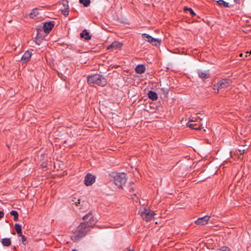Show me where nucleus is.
Returning <instances> with one entry per match:
<instances>
[{"mask_svg": "<svg viewBox=\"0 0 251 251\" xmlns=\"http://www.w3.org/2000/svg\"><path fill=\"white\" fill-rule=\"evenodd\" d=\"M91 221H85L82 222L77 227L75 232V240L82 238L86 235L88 231L93 227Z\"/></svg>", "mask_w": 251, "mask_h": 251, "instance_id": "1", "label": "nucleus"}, {"mask_svg": "<svg viewBox=\"0 0 251 251\" xmlns=\"http://www.w3.org/2000/svg\"><path fill=\"white\" fill-rule=\"evenodd\" d=\"M89 84H96L99 86L104 87L107 84V80L103 76L99 74H95L87 77Z\"/></svg>", "mask_w": 251, "mask_h": 251, "instance_id": "2", "label": "nucleus"}, {"mask_svg": "<svg viewBox=\"0 0 251 251\" xmlns=\"http://www.w3.org/2000/svg\"><path fill=\"white\" fill-rule=\"evenodd\" d=\"M139 213L143 220H151L155 215L154 211L144 206L140 208Z\"/></svg>", "mask_w": 251, "mask_h": 251, "instance_id": "3", "label": "nucleus"}, {"mask_svg": "<svg viewBox=\"0 0 251 251\" xmlns=\"http://www.w3.org/2000/svg\"><path fill=\"white\" fill-rule=\"evenodd\" d=\"M139 213L143 220H151L155 215L154 211L144 206L140 208Z\"/></svg>", "mask_w": 251, "mask_h": 251, "instance_id": "4", "label": "nucleus"}, {"mask_svg": "<svg viewBox=\"0 0 251 251\" xmlns=\"http://www.w3.org/2000/svg\"><path fill=\"white\" fill-rule=\"evenodd\" d=\"M114 183L118 188H122L126 182V175L125 173H117L114 176Z\"/></svg>", "mask_w": 251, "mask_h": 251, "instance_id": "5", "label": "nucleus"}, {"mask_svg": "<svg viewBox=\"0 0 251 251\" xmlns=\"http://www.w3.org/2000/svg\"><path fill=\"white\" fill-rule=\"evenodd\" d=\"M232 81L230 79H223L219 81L216 85L214 86V89H217L218 92L219 90L226 88L231 85Z\"/></svg>", "mask_w": 251, "mask_h": 251, "instance_id": "6", "label": "nucleus"}, {"mask_svg": "<svg viewBox=\"0 0 251 251\" xmlns=\"http://www.w3.org/2000/svg\"><path fill=\"white\" fill-rule=\"evenodd\" d=\"M96 180V176L90 173H88L85 176L84 182L86 186L92 185Z\"/></svg>", "mask_w": 251, "mask_h": 251, "instance_id": "7", "label": "nucleus"}, {"mask_svg": "<svg viewBox=\"0 0 251 251\" xmlns=\"http://www.w3.org/2000/svg\"><path fill=\"white\" fill-rule=\"evenodd\" d=\"M54 21H51L49 22H45L44 24L42 29L43 30L44 32L47 35L48 34H49L50 32V31L52 30L54 25Z\"/></svg>", "mask_w": 251, "mask_h": 251, "instance_id": "8", "label": "nucleus"}, {"mask_svg": "<svg viewBox=\"0 0 251 251\" xmlns=\"http://www.w3.org/2000/svg\"><path fill=\"white\" fill-rule=\"evenodd\" d=\"M193 117L191 120L187 124V126L189 127L191 129H195L196 130H200L201 129V125L195 123V121L193 120Z\"/></svg>", "mask_w": 251, "mask_h": 251, "instance_id": "9", "label": "nucleus"}, {"mask_svg": "<svg viewBox=\"0 0 251 251\" xmlns=\"http://www.w3.org/2000/svg\"><path fill=\"white\" fill-rule=\"evenodd\" d=\"M198 74L199 76L202 79H207L210 77V74L209 70L203 71L202 70H198Z\"/></svg>", "mask_w": 251, "mask_h": 251, "instance_id": "10", "label": "nucleus"}, {"mask_svg": "<svg viewBox=\"0 0 251 251\" xmlns=\"http://www.w3.org/2000/svg\"><path fill=\"white\" fill-rule=\"evenodd\" d=\"M47 34L44 32L42 28L37 29V34L36 37V40L37 41L38 39H42Z\"/></svg>", "mask_w": 251, "mask_h": 251, "instance_id": "11", "label": "nucleus"}, {"mask_svg": "<svg viewBox=\"0 0 251 251\" xmlns=\"http://www.w3.org/2000/svg\"><path fill=\"white\" fill-rule=\"evenodd\" d=\"M31 56V52L28 50L26 51L22 56L21 60L26 63L29 60Z\"/></svg>", "mask_w": 251, "mask_h": 251, "instance_id": "12", "label": "nucleus"}, {"mask_svg": "<svg viewBox=\"0 0 251 251\" xmlns=\"http://www.w3.org/2000/svg\"><path fill=\"white\" fill-rule=\"evenodd\" d=\"M146 68L143 65H138L135 68V71L137 73L141 74L145 72Z\"/></svg>", "mask_w": 251, "mask_h": 251, "instance_id": "13", "label": "nucleus"}, {"mask_svg": "<svg viewBox=\"0 0 251 251\" xmlns=\"http://www.w3.org/2000/svg\"><path fill=\"white\" fill-rule=\"evenodd\" d=\"M123 44L119 42H114L108 47V49L113 48L114 49H117L122 47Z\"/></svg>", "mask_w": 251, "mask_h": 251, "instance_id": "14", "label": "nucleus"}, {"mask_svg": "<svg viewBox=\"0 0 251 251\" xmlns=\"http://www.w3.org/2000/svg\"><path fill=\"white\" fill-rule=\"evenodd\" d=\"M80 37L81 38H84L86 40L91 39V36L90 35L89 32H88L86 29L83 30L82 32L80 33Z\"/></svg>", "mask_w": 251, "mask_h": 251, "instance_id": "15", "label": "nucleus"}, {"mask_svg": "<svg viewBox=\"0 0 251 251\" xmlns=\"http://www.w3.org/2000/svg\"><path fill=\"white\" fill-rule=\"evenodd\" d=\"M148 97L152 100H156L158 99V96L157 93L152 91H150L149 92Z\"/></svg>", "mask_w": 251, "mask_h": 251, "instance_id": "16", "label": "nucleus"}, {"mask_svg": "<svg viewBox=\"0 0 251 251\" xmlns=\"http://www.w3.org/2000/svg\"><path fill=\"white\" fill-rule=\"evenodd\" d=\"M142 37L145 41L149 42L151 44V42H152V41L154 39V38L152 37L151 36L146 33L143 34Z\"/></svg>", "mask_w": 251, "mask_h": 251, "instance_id": "17", "label": "nucleus"}, {"mask_svg": "<svg viewBox=\"0 0 251 251\" xmlns=\"http://www.w3.org/2000/svg\"><path fill=\"white\" fill-rule=\"evenodd\" d=\"M217 3L223 7H229V4L228 2L224 0H219L217 1Z\"/></svg>", "mask_w": 251, "mask_h": 251, "instance_id": "18", "label": "nucleus"}, {"mask_svg": "<svg viewBox=\"0 0 251 251\" xmlns=\"http://www.w3.org/2000/svg\"><path fill=\"white\" fill-rule=\"evenodd\" d=\"M1 243L4 246H9L11 244L10 238H3L1 240Z\"/></svg>", "mask_w": 251, "mask_h": 251, "instance_id": "19", "label": "nucleus"}, {"mask_svg": "<svg viewBox=\"0 0 251 251\" xmlns=\"http://www.w3.org/2000/svg\"><path fill=\"white\" fill-rule=\"evenodd\" d=\"M10 215L11 216H13V220H18L19 214L17 211L12 210L10 212Z\"/></svg>", "mask_w": 251, "mask_h": 251, "instance_id": "20", "label": "nucleus"}, {"mask_svg": "<svg viewBox=\"0 0 251 251\" xmlns=\"http://www.w3.org/2000/svg\"><path fill=\"white\" fill-rule=\"evenodd\" d=\"M15 230L16 231L17 234L19 235V234H21V233H22V229H21V226L19 224H16L15 225Z\"/></svg>", "mask_w": 251, "mask_h": 251, "instance_id": "21", "label": "nucleus"}, {"mask_svg": "<svg viewBox=\"0 0 251 251\" xmlns=\"http://www.w3.org/2000/svg\"><path fill=\"white\" fill-rule=\"evenodd\" d=\"M79 2L85 7H87L90 5L91 1L90 0H79Z\"/></svg>", "mask_w": 251, "mask_h": 251, "instance_id": "22", "label": "nucleus"}, {"mask_svg": "<svg viewBox=\"0 0 251 251\" xmlns=\"http://www.w3.org/2000/svg\"><path fill=\"white\" fill-rule=\"evenodd\" d=\"M151 44L153 46H158L161 43V40L159 39L154 38L152 41Z\"/></svg>", "mask_w": 251, "mask_h": 251, "instance_id": "23", "label": "nucleus"}, {"mask_svg": "<svg viewBox=\"0 0 251 251\" xmlns=\"http://www.w3.org/2000/svg\"><path fill=\"white\" fill-rule=\"evenodd\" d=\"M38 14V12H37V8H35L32 10V12L29 14V16L30 18H34Z\"/></svg>", "mask_w": 251, "mask_h": 251, "instance_id": "24", "label": "nucleus"}, {"mask_svg": "<svg viewBox=\"0 0 251 251\" xmlns=\"http://www.w3.org/2000/svg\"><path fill=\"white\" fill-rule=\"evenodd\" d=\"M88 219H89V220H93V216H92V212H89L88 213V214L84 215L83 217V220H87Z\"/></svg>", "mask_w": 251, "mask_h": 251, "instance_id": "25", "label": "nucleus"}, {"mask_svg": "<svg viewBox=\"0 0 251 251\" xmlns=\"http://www.w3.org/2000/svg\"><path fill=\"white\" fill-rule=\"evenodd\" d=\"M80 199L73 197L72 199L73 204H75L76 206H78V205L80 204Z\"/></svg>", "mask_w": 251, "mask_h": 251, "instance_id": "26", "label": "nucleus"}, {"mask_svg": "<svg viewBox=\"0 0 251 251\" xmlns=\"http://www.w3.org/2000/svg\"><path fill=\"white\" fill-rule=\"evenodd\" d=\"M208 221H195V224L197 225H205L208 223Z\"/></svg>", "mask_w": 251, "mask_h": 251, "instance_id": "27", "label": "nucleus"}, {"mask_svg": "<svg viewBox=\"0 0 251 251\" xmlns=\"http://www.w3.org/2000/svg\"><path fill=\"white\" fill-rule=\"evenodd\" d=\"M184 11H189L192 17L196 15L195 13L194 12L193 10L191 8H188L187 7H184Z\"/></svg>", "mask_w": 251, "mask_h": 251, "instance_id": "28", "label": "nucleus"}, {"mask_svg": "<svg viewBox=\"0 0 251 251\" xmlns=\"http://www.w3.org/2000/svg\"><path fill=\"white\" fill-rule=\"evenodd\" d=\"M218 251H231L230 249L226 246H223L221 248L217 249Z\"/></svg>", "mask_w": 251, "mask_h": 251, "instance_id": "29", "label": "nucleus"}, {"mask_svg": "<svg viewBox=\"0 0 251 251\" xmlns=\"http://www.w3.org/2000/svg\"><path fill=\"white\" fill-rule=\"evenodd\" d=\"M243 148L246 147V145L243 146ZM247 150V148L238 149V151L239 153H240V154L243 155L245 153L246 150Z\"/></svg>", "mask_w": 251, "mask_h": 251, "instance_id": "30", "label": "nucleus"}, {"mask_svg": "<svg viewBox=\"0 0 251 251\" xmlns=\"http://www.w3.org/2000/svg\"><path fill=\"white\" fill-rule=\"evenodd\" d=\"M67 7H68V5H67ZM69 10H68V7H67L66 9L62 11V13L65 16H67L69 14Z\"/></svg>", "mask_w": 251, "mask_h": 251, "instance_id": "31", "label": "nucleus"}, {"mask_svg": "<svg viewBox=\"0 0 251 251\" xmlns=\"http://www.w3.org/2000/svg\"><path fill=\"white\" fill-rule=\"evenodd\" d=\"M210 218V216L206 215L204 217H198L197 220H209Z\"/></svg>", "mask_w": 251, "mask_h": 251, "instance_id": "32", "label": "nucleus"}, {"mask_svg": "<svg viewBox=\"0 0 251 251\" xmlns=\"http://www.w3.org/2000/svg\"><path fill=\"white\" fill-rule=\"evenodd\" d=\"M19 235L21 237L22 241L23 243L26 241V237L22 234V233L21 234H19Z\"/></svg>", "mask_w": 251, "mask_h": 251, "instance_id": "33", "label": "nucleus"}, {"mask_svg": "<svg viewBox=\"0 0 251 251\" xmlns=\"http://www.w3.org/2000/svg\"><path fill=\"white\" fill-rule=\"evenodd\" d=\"M4 216V213L2 211H0V219L2 218Z\"/></svg>", "mask_w": 251, "mask_h": 251, "instance_id": "34", "label": "nucleus"}, {"mask_svg": "<svg viewBox=\"0 0 251 251\" xmlns=\"http://www.w3.org/2000/svg\"><path fill=\"white\" fill-rule=\"evenodd\" d=\"M236 3H240V0H234Z\"/></svg>", "mask_w": 251, "mask_h": 251, "instance_id": "35", "label": "nucleus"}, {"mask_svg": "<svg viewBox=\"0 0 251 251\" xmlns=\"http://www.w3.org/2000/svg\"><path fill=\"white\" fill-rule=\"evenodd\" d=\"M133 191V188H130L129 190V191L131 192L132 191Z\"/></svg>", "mask_w": 251, "mask_h": 251, "instance_id": "36", "label": "nucleus"}, {"mask_svg": "<svg viewBox=\"0 0 251 251\" xmlns=\"http://www.w3.org/2000/svg\"><path fill=\"white\" fill-rule=\"evenodd\" d=\"M242 56H243V53H240V57H242Z\"/></svg>", "mask_w": 251, "mask_h": 251, "instance_id": "37", "label": "nucleus"}, {"mask_svg": "<svg viewBox=\"0 0 251 251\" xmlns=\"http://www.w3.org/2000/svg\"><path fill=\"white\" fill-rule=\"evenodd\" d=\"M249 53L251 54V50H250V51L249 52Z\"/></svg>", "mask_w": 251, "mask_h": 251, "instance_id": "38", "label": "nucleus"}, {"mask_svg": "<svg viewBox=\"0 0 251 251\" xmlns=\"http://www.w3.org/2000/svg\"><path fill=\"white\" fill-rule=\"evenodd\" d=\"M8 214L6 215V218H8Z\"/></svg>", "mask_w": 251, "mask_h": 251, "instance_id": "39", "label": "nucleus"}, {"mask_svg": "<svg viewBox=\"0 0 251 251\" xmlns=\"http://www.w3.org/2000/svg\"><path fill=\"white\" fill-rule=\"evenodd\" d=\"M251 201V199H250Z\"/></svg>", "mask_w": 251, "mask_h": 251, "instance_id": "40", "label": "nucleus"}]
</instances>
